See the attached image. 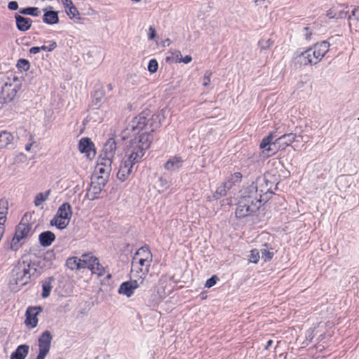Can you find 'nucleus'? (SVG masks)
I'll return each mask as SVG.
<instances>
[{"label":"nucleus","instance_id":"f257e3e1","mask_svg":"<svg viewBox=\"0 0 359 359\" xmlns=\"http://www.w3.org/2000/svg\"><path fill=\"white\" fill-rule=\"evenodd\" d=\"M240 201H243V204H245L244 209H246L248 217H252L264 204L262 190L259 191L257 183L252 181L250 185L242 191Z\"/></svg>","mask_w":359,"mask_h":359},{"label":"nucleus","instance_id":"f03ea898","mask_svg":"<svg viewBox=\"0 0 359 359\" xmlns=\"http://www.w3.org/2000/svg\"><path fill=\"white\" fill-rule=\"evenodd\" d=\"M151 140L152 137L147 132L132 139L126 151V161L134 164L138 162L149 148Z\"/></svg>","mask_w":359,"mask_h":359},{"label":"nucleus","instance_id":"7ed1b4c3","mask_svg":"<svg viewBox=\"0 0 359 359\" xmlns=\"http://www.w3.org/2000/svg\"><path fill=\"white\" fill-rule=\"evenodd\" d=\"M30 264L25 261L19 262L12 270L9 287L11 290L18 292L30 280Z\"/></svg>","mask_w":359,"mask_h":359},{"label":"nucleus","instance_id":"20e7f679","mask_svg":"<svg viewBox=\"0 0 359 359\" xmlns=\"http://www.w3.org/2000/svg\"><path fill=\"white\" fill-rule=\"evenodd\" d=\"M20 86L18 77L7 76L0 83V104L8 103L12 101L16 95Z\"/></svg>","mask_w":359,"mask_h":359},{"label":"nucleus","instance_id":"39448f33","mask_svg":"<svg viewBox=\"0 0 359 359\" xmlns=\"http://www.w3.org/2000/svg\"><path fill=\"white\" fill-rule=\"evenodd\" d=\"M72 216L71 205L63 203L57 209L56 214L50 221L51 226H55L60 230L65 229L69 225Z\"/></svg>","mask_w":359,"mask_h":359},{"label":"nucleus","instance_id":"423d86ee","mask_svg":"<svg viewBox=\"0 0 359 359\" xmlns=\"http://www.w3.org/2000/svg\"><path fill=\"white\" fill-rule=\"evenodd\" d=\"M32 235V225L20 222L16 226L14 237L11 243V249L17 251L20 247V242Z\"/></svg>","mask_w":359,"mask_h":359},{"label":"nucleus","instance_id":"0eeeda50","mask_svg":"<svg viewBox=\"0 0 359 359\" xmlns=\"http://www.w3.org/2000/svg\"><path fill=\"white\" fill-rule=\"evenodd\" d=\"M152 254L147 246L140 248L135 254L133 260L137 266H142L144 273H149L152 262Z\"/></svg>","mask_w":359,"mask_h":359},{"label":"nucleus","instance_id":"6e6552de","mask_svg":"<svg viewBox=\"0 0 359 359\" xmlns=\"http://www.w3.org/2000/svg\"><path fill=\"white\" fill-rule=\"evenodd\" d=\"M53 336L48 330L41 333L38 339L39 353L36 359H45L50 348Z\"/></svg>","mask_w":359,"mask_h":359},{"label":"nucleus","instance_id":"1a4fd4ad","mask_svg":"<svg viewBox=\"0 0 359 359\" xmlns=\"http://www.w3.org/2000/svg\"><path fill=\"white\" fill-rule=\"evenodd\" d=\"M41 306H29L25 312V324L29 329H33L37 326L38 316L42 312Z\"/></svg>","mask_w":359,"mask_h":359},{"label":"nucleus","instance_id":"9d476101","mask_svg":"<svg viewBox=\"0 0 359 359\" xmlns=\"http://www.w3.org/2000/svg\"><path fill=\"white\" fill-rule=\"evenodd\" d=\"M139 280H131L122 283L118 290L120 294L130 297L133 295L135 290L140 285Z\"/></svg>","mask_w":359,"mask_h":359},{"label":"nucleus","instance_id":"9b49d317","mask_svg":"<svg viewBox=\"0 0 359 359\" xmlns=\"http://www.w3.org/2000/svg\"><path fill=\"white\" fill-rule=\"evenodd\" d=\"M148 113L147 111H143L138 116H135L128 124V130H130L131 131H140L147 128V116Z\"/></svg>","mask_w":359,"mask_h":359},{"label":"nucleus","instance_id":"f8f14e48","mask_svg":"<svg viewBox=\"0 0 359 359\" xmlns=\"http://www.w3.org/2000/svg\"><path fill=\"white\" fill-rule=\"evenodd\" d=\"M116 150V142L114 138L108 139L104 144L102 155L103 159L112 161Z\"/></svg>","mask_w":359,"mask_h":359},{"label":"nucleus","instance_id":"ddd939ff","mask_svg":"<svg viewBox=\"0 0 359 359\" xmlns=\"http://www.w3.org/2000/svg\"><path fill=\"white\" fill-rule=\"evenodd\" d=\"M94 144L88 137H83L79 143V149L81 153L86 154L87 158H93L95 156V151L93 149Z\"/></svg>","mask_w":359,"mask_h":359},{"label":"nucleus","instance_id":"4468645a","mask_svg":"<svg viewBox=\"0 0 359 359\" xmlns=\"http://www.w3.org/2000/svg\"><path fill=\"white\" fill-rule=\"evenodd\" d=\"M104 186L105 184L104 182L100 183L99 181H90L88 184L86 196L91 201L97 199Z\"/></svg>","mask_w":359,"mask_h":359},{"label":"nucleus","instance_id":"2eb2a0df","mask_svg":"<svg viewBox=\"0 0 359 359\" xmlns=\"http://www.w3.org/2000/svg\"><path fill=\"white\" fill-rule=\"evenodd\" d=\"M312 54L316 56L318 62L323 59L325 55L328 52L330 48V43L326 41H323L320 43H316L312 47L309 48Z\"/></svg>","mask_w":359,"mask_h":359},{"label":"nucleus","instance_id":"dca6fc26","mask_svg":"<svg viewBox=\"0 0 359 359\" xmlns=\"http://www.w3.org/2000/svg\"><path fill=\"white\" fill-rule=\"evenodd\" d=\"M295 60L297 63L304 66L308 65H316L318 63L316 56L315 55L314 57V55L312 54L310 48L298 55Z\"/></svg>","mask_w":359,"mask_h":359},{"label":"nucleus","instance_id":"f3484780","mask_svg":"<svg viewBox=\"0 0 359 359\" xmlns=\"http://www.w3.org/2000/svg\"><path fill=\"white\" fill-rule=\"evenodd\" d=\"M103 161L104 162L99 163L95 168L97 180H107L109 177L112 161L105 159H103Z\"/></svg>","mask_w":359,"mask_h":359},{"label":"nucleus","instance_id":"a211bd4d","mask_svg":"<svg viewBox=\"0 0 359 359\" xmlns=\"http://www.w3.org/2000/svg\"><path fill=\"white\" fill-rule=\"evenodd\" d=\"M15 137L11 132L7 130L0 131V149L14 148Z\"/></svg>","mask_w":359,"mask_h":359},{"label":"nucleus","instance_id":"6ab92c4d","mask_svg":"<svg viewBox=\"0 0 359 359\" xmlns=\"http://www.w3.org/2000/svg\"><path fill=\"white\" fill-rule=\"evenodd\" d=\"M297 135L294 133H288L277 138L273 142V145H278V149H284L286 147L291 144L296 139Z\"/></svg>","mask_w":359,"mask_h":359},{"label":"nucleus","instance_id":"aec40b11","mask_svg":"<svg viewBox=\"0 0 359 359\" xmlns=\"http://www.w3.org/2000/svg\"><path fill=\"white\" fill-rule=\"evenodd\" d=\"M348 11H345L341 6L332 7L327 11V16L330 18L343 19L348 17L351 19V15H348Z\"/></svg>","mask_w":359,"mask_h":359},{"label":"nucleus","instance_id":"412c9836","mask_svg":"<svg viewBox=\"0 0 359 359\" xmlns=\"http://www.w3.org/2000/svg\"><path fill=\"white\" fill-rule=\"evenodd\" d=\"M16 27L21 32L29 30L32 26V20L29 18H25L19 14L15 15Z\"/></svg>","mask_w":359,"mask_h":359},{"label":"nucleus","instance_id":"4be33fe9","mask_svg":"<svg viewBox=\"0 0 359 359\" xmlns=\"http://www.w3.org/2000/svg\"><path fill=\"white\" fill-rule=\"evenodd\" d=\"M232 185V181H222L212 196L213 198L217 200L220 197L225 196L227 190L230 189Z\"/></svg>","mask_w":359,"mask_h":359},{"label":"nucleus","instance_id":"5701e85b","mask_svg":"<svg viewBox=\"0 0 359 359\" xmlns=\"http://www.w3.org/2000/svg\"><path fill=\"white\" fill-rule=\"evenodd\" d=\"M55 239V234L50 231L41 233L39 236V241L42 247H48Z\"/></svg>","mask_w":359,"mask_h":359},{"label":"nucleus","instance_id":"b1692460","mask_svg":"<svg viewBox=\"0 0 359 359\" xmlns=\"http://www.w3.org/2000/svg\"><path fill=\"white\" fill-rule=\"evenodd\" d=\"M183 160L181 157L173 156L165 164V169L169 171H175L182 166Z\"/></svg>","mask_w":359,"mask_h":359},{"label":"nucleus","instance_id":"393cba45","mask_svg":"<svg viewBox=\"0 0 359 359\" xmlns=\"http://www.w3.org/2000/svg\"><path fill=\"white\" fill-rule=\"evenodd\" d=\"M29 348V347L27 344L18 346L11 355V359H25L28 354Z\"/></svg>","mask_w":359,"mask_h":359},{"label":"nucleus","instance_id":"a878e982","mask_svg":"<svg viewBox=\"0 0 359 359\" xmlns=\"http://www.w3.org/2000/svg\"><path fill=\"white\" fill-rule=\"evenodd\" d=\"M98 258L93 255L92 252L83 253L81 256V260L83 269L88 268V269L95 265Z\"/></svg>","mask_w":359,"mask_h":359},{"label":"nucleus","instance_id":"bb28decb","mask_svg":"<svg viewBox=\"0 0 359 359\" xmlns=\"http://www.w3.org/2000/svg\"><path fill=\"white\" fill-rule=\"evenodd\" d=\"M44 14L43 16V22L48 25L57 24L59 22L57 12L53 11H46L43 9Z\"/></svg>","mask_w":359,"mask_h":359},{"label":"nucleus","instance_id":"cd10ccee","mask_svg":"<svg viewBox=\"0 0 359 359\" xmlns=\"http://www.w3.org/2000/svg\"><path fill=\"white\" fill-rule=\"evenodd\" d=\"M161 126V116L160 115L154 114L149 119L147 118V128L151 132H154L156 128Z\"/></svg>","mask_w":359,"mask_h":359},{"label":"nucleus","instance_id":"c85d7f7f","mask_svg":"<svg viewBox=\"0 0 359 359\" xmlns=\"http://www.w3.org/2000/svg\"><path fill=\"white\" fill-rule=\"evenodd\" d=\"M82 262L81 260V257L78 258L76 257H69L66 261V266L68 269L71 270H79L83 269V266L82 265Z\"/></svg>","mask_w":359,"mask_h":359},{"label":"nucleus","instance_id":"c756f323","mask_svg":"<svg viewBox=\"0 0 359 359\" xmlns=\"http://www.w3.org/2000/svg\"><path fill=\"white\" fill-rule=\"evenodd\" d=\"M135 165L129 161H125L124 163L120 167L118 175H121L122 177H128L132 172L133 166Z\"/></svg>","mask_w":359,"mask_h":359},{"label":"nucleus","instance_id":"7c9ffc66","mask_svg":"<svg viewBox=\"0 0 359 359\" xmlns=\"http://www.w3.org/2000/svg\"><path fill=\"white\" fill-rule=\"evenodd\" d=\"M104 100V92L102 90H98L95 91L93 95L92 103L96 108H99Z\"/></svg>","mask_w":359,"mask_h":359},{"label":"nucleus","instance_id":"2f4dec72","mask_svg":"<svg viewBox=\"0 0 359 359\" xmlns=\"http://www.w3.org/2000/svg\"><path fill=\"white\" fill-rule=\"evenodd\" d=\"M8 210V203L6 199L0 200V222H6Z\"/></svg>","mask_w":359,"mask_h":359},{"label":"nucleus","instance_id":"473e14b6","mask_svg":"<svg viewBox=\"0 0 359 359\" xmlns=\"http://www.w3.org/2000/svg\"><path fill=\"white\" fill-rule=\"evenodd\" d=\"M245 204H243V201H238L236 204V208L235 211L236 217L237 219H241L244 218H247V212L246 209H244Z\"/></svg>","mask_w":359,"mask_h":359},{"label":"nucleus","instance_id":"72a5a7b5","mask_svg":"<svg viewBox=\"0 0 359 359\" xmlns=\"http://www.w3.org/2000/svg\"><path fill=\"white\" fill-rule=\"evenodd\" d=\"M92 273L95 274L97 277H102L105 273V268L100 263L99 259L95 262V265L89 269Z\"/></svg>","mask_w":359,"mask_h":359},{"label":"nucleus","instance_id":"f704fd0d","mask_svg":"<svg viewBox=\"0 0 359 359\" xmlns=\"http://www.w3.org/2000/svg\"><path fill=\"white\" fill-rule=\"evenodd\" d=\"M53 280V278H48L47 280H45L42 282L41 297L43 298H46L50 295V291L52 290L51 281Z\"/></svg>","mask_w":359,"mask_h":359},{"label":"nucleus","instance_id":"c9c22d12","mask_svg":"<svg viewBox=\"0 0 359 359\" xmlns=\"http://www.w3.org/2000/svg\"><path fill=\"white\" fill-rule=\"evenodd\" d=\"M132 272L135 273L137 274H140V275H138L137 280H139V282L140 283H143L144 278H146L147 275L148 274V273H144V271H143V268L142 266H137L136 262H134L133 260L132 262Z\"/></svg>","mask_w":359,"mask_h":359},{"label":"nucleus","instance_id":"e433bc0d","mask_svg":"<svg viewBox=\"0 0 359 359\" xmlns=\"http://www.w3.org/2000/svg\"><path fill=\"white\" fill-rule=\"evenodd\" d=\"M40 11L37 7H27L21 8L19 10V13L22 15H29L32 16H39L40 15Z\"/></svg>","mask_w":359,"mask_h":359},{"label":"nucleus","instance_id":"4c0bfd02","mask_svg":"<svg viewBox=\"0 0 359 359\" xmlns=\"http://www.w3.org/2000/svg\"><path fill=\"white\" fill-rule=\"evenodd\" d=\"M50 191L48 190L45 191L44 193H39L36 194L34 200L35 205L39 206L43 202L46 201L48 198V196L50 194Z\"/></svg>","mask_w":359,"mask_h":359},{"label":"nucleus","instance_id":"58836bf2","mask_svg":"<svg viewBox=\"0 0 359 359\" xmlns=\"http://www.w3.org/2000/svg\"><path fill=\"white\" fill-rule=\"evenodd\" d=\"M278 149V145L276 147L273 144H269V146L266 147V148L264 149L262 151L263 155L264 156L269 157L271 155L275 154Z\"/></svg>","mask_w":359,"mask_h":359},{"label":"nucleus","instance_id":"ea45409f","mask_svg":"<svg viewBox=\"0 0 359 359\" xmlns=\"http://www.w3.org/2000/svg\"><path fill=\"white\" fill-rule=\"evenodd\" d=\"M273 133H271L268 136L265 137L260 143V148L264 149L266 148V147L269 146V144L273 145Z\"/></svg>","mask_w":359,"mask_h":359},{"label":"nucleus","instance_id":"a19ab883","mask_svg":"<svg viewBox=\"0 0 359 359\" xmlns=\"http://www.w3.org/2000/svg\"><path fill=\"white\" fill-rule=\"evenodd\" d=\"M260 252L262 254V258L264 262H269L271 260L274 255L273 252L271 251L268 248L262 249Z\"/></svg>","mask_w":359,"mask_h":359},{"label":"nucleus","instance_id":"79ce46f5","mask_svg":"<svg viewBox=\"0 0 359 359\" xmlns=\"http://www.w3.org/2000/svg\"><path fill=\"white\" fill-rule=\"evenodd\" d=\"M67 15L69 17V18H76L80 19L79 18V13L77 10V8L73 5L72 6H70L69 8L66 10Z\"/></svg>","mask_w":359,"mask_h":359},{"label":"nucleus","instance_id":"37998d69","mask_svg":"<svg viewBox=\"0 0 359 359\" xmlns=\"http://www.w3.org/2000/svg\"><path fill=\"white\" fill-rule=\"evenodd\" d=\"M260 259L259 251L257 249H253L250 251V262L252 263H258Z\"/></svg>","mask_w":359,"mask_h":359},{"label":"nucleus","instance_id":"c03bdc74","mask_svg":"<svg viewBox=\"0 0 359 359\" xmlns=\"http://www.w3.org/2000/svg\"><path fill=\"white\" fill-rule=\"evenodd\" d=\"M258 44L262 50H266L272 46L273 41L270 39H262L259 40Z\"/></svg>","mask_w":359,"mask_h":359},{"label":"nucleus","instance_id":"a18cd8bd","mask_svg":"<svg viewBox=\"0 0 359 359\" xmlns=\"http://www.w3.org/2000/svg\"><path fill=\"white\" fill-rule=\"evenodd\" d=\"M29 62L25 59H20L17 63L18 68L24 71H27L29 69Z\"/></svg>","mask_w":359,"mask_h":359},{"label":"nucleus","instance_id":"49530a36","mask_svg":"<svg viewBox=\"0 0 359 359\" xmlns=\"http://www.w3.org/2000/svg\"><path fill=\"white\" fill-rule=\"evenodd\" d=\"M158 67V65L157 61L155 59H152L149 62L148 65V70L150 73H155L157 72Z\"/></svg>","mask_w":359,"mask_h":359},{"label":"nucleus","instance_id":"de8ad7c7","mask_svg":"<svg viewBox=\"0 0 359 359\" xmlns=\"http://www.w3.org/2000/svg\"><path fill=\"white\" fill-rule=\"evenodd\" d=\"M212 72L210 71H206L203 78V86H208L210 83V77Z\"/></svg>","mask_w":359,"mask_h":359},{"label":"nucleus","instance_id":"09e8293b","mask_svg":"<svg viewBox=\"0 0 359 359\" xmlns=\"http://www.w3.org/2000/svg\"><path fill=\"white\" fill-rule=\"evenodd\" d=\"M217 280L218 278L216 276H212L210 278L206 280L205 283V287L207 288H210L214 286L216 284Z\"/></svg>","mask_w":359,"mask_h":359},{"label":"nucleus","instance_id":"8fccbe9b","mask_svg":"<svg viewBox=\"0 0 359 359\" xmlns=\"http://www.w3.org/2000/svg\"><path fill=\"white\" fill-rule=\"evenodd\" d=\"M57 47V43L55 41H51L49 46H42L40 47L41 50H45V51H52Z\"/></svg>","mask_w":359,"mask_h":359},{"label":"nucleus","instance_id":"3c124183","mask_svg":"<svg viewBox=\"0 0 359 359\" xmlns=\"http://www.w3.org/2000/svg\"><path fill=\"white\" fill-rule=\"evenodd\" d=\"M156 36V29L152 26H150L149 28V32H148V39L149 40H154Z\"/></svg>","mask_w":359,"mask_h":359},{"label":"nucleus","instance_id":"603ef678","mask_svg":"<svg viewBox=\"0 0 359 359\" xmlns=\"http://www.w3.org/2000/svg\"><path fill=\"white\" fill-rule=\"evenodd\" d=\"M172 54L174 59L175 60V62L180 63L181 60L182 59V55L180 51L175 50L172 53Z\"/></svg>","mask_w":359,"mask_h":359},{"label":"nucleus","instance_id":"864d4df0","mask_svg":"<svg viewBox=\"0 0 359 359\" xmlns=\"http://www.w3.org/2000/svg\"><path fill=\"white\" fill-rule=\"evenodd\" d=\"M27 159V156L23 153H20L15 157L14 162L15 163H19V162H24Z\"/></svg>","mask_w":359,"mask_h":359},{"label":"nucleus","instance_id":"5fc2aeb1","mask_svg":"<svg viewBox=\"0 0 359 359\" xmlns=\"http://www.w3.org/2000/svg\"><path fill=\"white\" fill-rule=\"evenodd\" d=\"M8 8L11 11H15L18 8V4L15 1H10L8 4Z\"/></svg>","mask_w":359,"mask_h":359},{"label":"nucleus","instance_id":"6e6d98bb","mask_svg":"<svg viewBox=\"0 0 359 359\" xmlns=\"http://www.w3.org/2000/svg\"><path fill=\"white\" fill-rule=\"evenodd\" d=\"M61 1L66 10L74 5L72 0H61Z\"/></svg>","mask_w":359,"mask_h":359},{"label":"nucleus","instance_id":"4d7b16f0","mask_svg":"<svg viewBox=\"0 0 359 359\" xmlns=\"http://www.w3.org/2000/svg\"><path fill=\"white\" fill-rule=\"evenodd\" d=\"M304 36L306 39L309 40L311 39V36L312 35V32L310 31L309 28L306 27L304 28Z\"/></svg>","mask_w":359,"mask_h":359},{"label":"nucleus","instance_id":"13d9d810","mask_svg":"<svg viewBox=\"0 0 359 359\" xmlns=\"http://www.w3.org/2000/svg\"><path fill=\"white\" fill-rule=\"evenodd\" d=\"M30 141H31V142H30L29 143H28V144H27L25 145V150H26L27 151H30V149H31V148H32V147L33 144L34 143V136H33V135H30Z\"/></svg>","mask_w":359,"mask_h":359},{"label":"nucleus","instance_id":"bf43d9fd","mask_svg":"<svg viewBox=\"0 0 359 359\" xmlns=\"http://www.w3.org/2000/svg\"><path fill=\"white\" fill-rule=\"evenodd\" d=\"M352 15L357 20H359V6L354 8L351 11Z\"/></svg>","mask_w":359,"mask_h":359},{"label":"nucleus","instance_id":"052dcab7","mask_svg":"<svg viewBox=\"0 0 359 359\" xmlns=\"http://www.w3.org/2000/svg\"><path fill=\"white\" fill-rule=\"evenodd\" d=\"M40 50H41L40 47L34 46V47H32L29 49V53L31 54H36V53H39Z\"/></svg>","mask_w":359,"mask_h":359},{"label":"nucleus","instance_id":"680f3d73","mask_svg":"<svg viewBox=\"0 0 359 359\" xmlns=\"http://www.w3.org/2000/svg\"><path fill=\"white\" fill-rule=\"evenodd\" d=\"M192 60V57L190 55H186L184 57H182L181 62L188 64Z\"/></svg>","mask_w":359,"mask_h":359},{"label":"nucleus","instance_id":"e2e57ef3","mask_svg":"<svg viewBox=\"0 0 359 359\" xmlns=\"http://www.w3.org/2000/svg\"><path fill=\"white\" fill-rule=\"evenodd\" d=\"M255 4H256V6H262L265 1L266 0H253Z\"/></svg>","mask_w":359,"mask_h":359},{"label":"nucleus","instance_id":"0e129e2a","mask_svg":"<svg viewBox=\"0 0 359 359\" xmlns=\"http://www.w3.org/2000/svg\"><path fill=\"white\" fill-rule=\"evenodd\" d=\"M272 344H273V341H272V340H271V339H270V340H269V341H267V344H266V346H265V348H266V349H268V348H269Z\"/></svg>","mask_w":359,"mask_h":359},{"label":"nucleus","instance_id":"69168bd1","mask_svg":"<svg viewBox=\"0 0 359 359\" xmlns=\"http://www.w3.org/2000/svg\"><path fill=\"white\" fill-rule=\"evenodd\" d=\"M165 43H167L168 45H169L170 43V40L169 39H167L166 40H165L163 42V46H165Z\"/></svg>","mask_w":359,"mask_h":359},{"label":"nucleus","instance_id":"338daca9","mask_svg":"<svg viewBox=\"0 0 359 359\" xmlns=\"http://www.w3.org/2000/svg\"><path fill=\"white\" fill-rule=\"evenodd\" d=\"M234 175L236 178H242V175L240 172H236Z\"/></svg>","mask_w":359,"mask_h":359},{"label":"nucleus","instance_id":"774afa93","mask_svg":"<svg viewBox=\"0 0 359 359\" xmlns=\"http://www.w3.org/2000/svg\"><path fill=\"white\" fill-rule=\"evenodd\" d=\"M107 88H108V89H109V90H112V86H111V84H108V85H107Z\"/></svg>","mask_w":359,"mask_h":359}]
</instances>
